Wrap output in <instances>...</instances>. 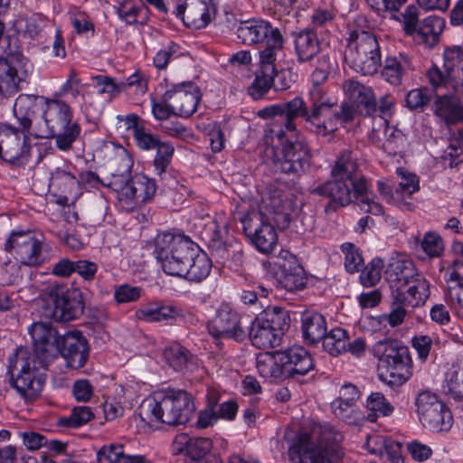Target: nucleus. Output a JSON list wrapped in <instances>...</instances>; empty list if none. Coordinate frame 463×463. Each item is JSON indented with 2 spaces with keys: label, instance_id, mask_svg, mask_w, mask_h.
<instances>
[{
  "label": "nucleus",
  "instance_id": "f257e3e1",
  "mask_svg": "<svg viewBox=\"0 0 463 463\" xmlns=\"http://www.w3.org/2000/svg\"><path fill=\"white\" fill-rule=\"evenodd\" d=\"M342 439V434L333 427L315 423L293 440L288 452L289 460L292 463H334L332 457Z\"/></svg>",
  "mask_w": 463,
  "mask_h": 463
},
{
  "label": "nucleus",
  "instance_id": "f03ea898",
  "mask_svg": "<svg viewBox=\"0 0 463 463\" xmlns=\"http://www.w3.org/2000/svg\"><path fill=\"white\" fill-rule=\"evenodd\" d=\"M342 439V434L333 427L315 423L293 440L288 452L289 460L292 463H334L332 457Z\"/></svg>",
  "mask_w": 463,
  "mask_h": 463
},
{
  "label": "nucleus",
  "instance_id": "7ed1b4c3",
  "mask_svg": "<svg viewBox=\"0 0 463 463\" xmlns=\"http://www.w3.org/2000/svg\"><path fill=\"white\" fill-rule=\"evenodd\" d=\"M33 133L39 138H54L61 151L70 150L80 134V125L72 119L71 107L57 99H48L41 119L36 120Z\"/></svg>",
  "mask_w": 463,
  "mask_h": 463
},
{
  "label": "nucleus",
  "instance_id": "20e7f679",
  "mask_svg": "<svg viewBox=\"0 0 463 463\" xmlns=\"http://www.w3.org/2000/svg\"><path fill=\"white\" fill-rule=\"evenodd\" d=\"M194 411L192 397L184 391L156 392L145 400L139 408V416L149 424L161 422L167 425L184 424Z\"/></svg>",
  "mask_w": 463,
  "mask_h": 463
},
{
  "label": "nucleus",
  "instance_id": "39448f33",
  "mask_svg": "<svg viewBox=\"0 0 463 463\" xmlns=\"http://www.w3.org/2000/svg\"><path fill=\"white\" fill-rule=\"evenodd\" d=\"M49 364L38 360L26 348H18L9 358L10 383L26 401L36 399L43 387Z\"/></svg>",
  "mask_w": 463,
  "mask_h": 463
},
{
  "label": "nucleus",
  "instance_id": "423d86ee",
  "mask_svg": "<svg viewBox=\"0 0 463 463\" xmlns=\"http://www.w3.org/2000/svg\"><path fill=\"white\" fill-rule=\"evenodd\" d=\"M373 354L378 359L380 378L389 385L400 386L411 375L408 348L394 340L377 342Z\"/></svg>",
  "mask_w": 463,
  "mask_h": 463
},
{
  "label": "nucleus",
  "instance_id": "0eeeda50",
  "mask_svg": "<svg viewBox=\"0 0 463 463\" xmlns=\"http://www.w3.org/2000/svg\"><path fill=\"white\" fill-rule=\"evenodd\" d=\"M155 246L163 270L171 276L183 277L194 255L193 242L183 235L165 232L156 236Z\"/></svg>",
  "mask_w": 463,
  "mask_h": 463
},
{
  "label": "nucleus",
  "instance_id": "6e6552de",
  "mask_svg": "<svg viewBox=\"0 0 463 463\" xmlns=\"http://www.w3.org/2000/svg\"><path fill=\"white\" fill-rule=\"evenodd\" d=\"M345 61L363 75H373L381 64L380 46L375 35L366 31H354L346 46Z\"/></svg>",
  "mask_w": 463,
  "mask_h": 463
},
{
  "label": "nucleus",
  "instance_id": "1a4fd4ad",
  "mask_svg": "<svg viewBox=\"0 0 463 463\" xmlns=\"http://www.w3.org/2000/svg\"><path fill=\"white\" fill-rule=\"evenodd\" d=\"M294 211L292 194L283 183L269 184L260 194L259 211L261 217L269 219L280 230L289 226Z\"/></svg>",
  "mask_w": 463,
  "mask_h": 463
},
{
  "label": "nucleus",
  "instance_id": "9d476101",
  "mask_svg": "<svg viewBox=\"0 0 463 463\" xmlns=\"http://www.w3.org/2000/svg\"><path fill=\"white\" fill-rule=\"evenodd\" d=\"M419 419L425 428L436 432L447 431L453 424V417L447 405L435 393L425 391L415 402Z\"/></svg>",
  "mask_w": 463,
  "mask_h": 463
},
{
  "label": "nucleus",
  "instance_id": "9b49d317",
  "mask_svg": "<svg viewBox=\"0 0 463 463\" xmlns=\"http://www.w3.org/2000/svg\"><path fill=\"white\" fill-rule=\"evenodd\" d=\"M266 156L270 157L277 169L287 174H300L309 167L311 155L304 141L288 142L283 145L281 157L273 146L267 147Z\"/></svg>",
  "mask_w": 463,
  "mask_h": 463
},
{
  "label": "nucleus",
  "instance_id": "f8f14e48",
  "mask_svg": "<svg viewBox=\"0 0 463 463\" xmlns=\"http://www.w3.org/2000/svg\"><path fill=\"white\" fill-rule=\"evenodd\" d=\"M118 194L119 201L140 205L150 200L156 194V186L153 179L142 174L135 175L122 184V180H111L104 183Z\"/></svg>",
  "mask_w": 463,
  "mask_h": 463
},
{
  "label": "nucleus",
  "instance_id": "ddd939ff",
  "mask_svg": "<svg viewBox=\"0 0 463 463\" xmlns=\"http://www.w3.org/2000/svg\"><path fill=\"white\" fill-rule=\"evenodd\" d=\"M243 231L246 236L263 252L269 253L273 250L277 244L278 236L269 219L261 217L257 212L249 213L242 219Z\"/></svg>",
  "mask_w": 463,
  "mask_h": 463
},
{
  "label": "nucleus",
  "instance_id": "4468645a",
  "mask_svg": "<svg viewBox=\"0 0 463 463\" xmlns=\"http://www.w3.org/2000/svg\"><path fill=\"white\" fill-rule=\"evenodd\" d=\"M47 294L53 305L52 312L46 316L56 321L67 322L75 319L83 312V306L75 291H69L62 285H52L47 288Z\"/></svg>",
  "mask_w": 463,
  "mask_h": 463
},
{
  "label": "nucleus",
  "instance_id": "2eb2a0df",
  "mask_svg": "<svg viewBox=\"0 0 463 463\" xmlns=\"http://www.w3.org/2000/svg\"><path fill=\"white\" fill-rule=\"evenodd\" d=\"M28 332L33 339L35 358L50 364L59 354V343L62 335L52 325L35 322L30 326Z\"/></svg>",
  "mask_w": 463,
  "mask_h": 463
},
{
  "label": "nucleus",
  "instance_id": "dca6fc26",
  "mask_svg": "<svg viewBox=\"0 0 463 463\" xmlns=\"http://www.w3.org/2000/svg\"><path fill=\"white\" fill-rule=\"evenodd\" d=\"M42 241L30 231L13 232L5 243V250L14 252L21 264L33 266L40 264L42 255Z\"/></svg>",
  "mask_w": 463,
  "mask_h": 463
},
{
  "label": "nucleus",
  "instance_id": "f3484780",
  "mask_svg": "<svg viewBox=\"0 0 463 463\" xmlns=\"http://www.w3.org/2000/svg\"><path fill=\"white\" fill-rule=\"evenodd\" d=\"M208 330L217 340L232 339L241 342L246 337L239 314L228 307H222L218 310L214 318L208 324Z\"/></svg>",
  "mask_w": 463,
  "mask_h": 463
},
{
  "label": "nucleus",
  "instance_id": "a211bd4d",
  "mask_svg": "<svg viewBox=\"0 0 463 463\" xmlns=\"http://www.w3.org/2000/svg\"><path fill=\"white\" fill-rule=\"evenodd\" d=\"M175 14L187 27L203 28L216 14L215 0H194L190 4L179 1Z\"/></svg>",
  "mask_w": 463,
  "mask_h": 463
},
{
  "label": "nucleus",
  "instance_id": "6ab92c4d",
  "mask_svg": "<svg viewBox=\"0 0 463 463\" xmlns=\"http://www.w3.org/2000/svg\"><path fill=\"white\" fill-rule=\"evenodd\" d=\"M200 99V90L192 82L179 84L165 94V100L170 102L173 113L182 117L191 116Z\"/></svg>",
  "mask_w": 463,
  "mask_h": 463
},
{
  "label": "nucleus",
  "instance_id": "aec40b11",
  "mask_svg": "<svg viewBox=\"0 0 463 463\" xmlns=\"http://www.w3.org/2000/svg\"><path fill=\"white\" fill-rule=\"evenodd\" d=\"M59 354L66 361L67 366L80 369L89 357L88 342L80 331L68 332L60 340Z\"/></svg>",
  "mask_w": 463,
  "mask_h": 463
},
{
  "label": "nucleus",
  "instance_id": "412c9836",
  "mask_svg": "<svg viewBox=\"0 0 463 463\" xmlns=\"http://www.w3.org/2000/svg\"><path fill=\"white\" fill-rule=\"evenodd\" d=\"M273 264L279 283L287 290L299 289L305 285L304 270L288 251H281Z\"/></svg>",
  "mask_w": 463,
  "mask_h": 463
},
{
  "label": "nucleus",
  "instance_id": "4be33fe9",
  "mask_svg": "<svg viewBox=\"0 0 463 463\" xmlns=\"http://www.w3.org/2000/svg\"><path fill=\"white\" fill-rule=\"evenodd\" d=\"M258 116L261 118H270L275 116H285V128L288 131H295L297 127L294 122L295 118L301 117L307 122V118L310 116L307 108L303 99L296 97L293 99L266 107L258 111Z\"/></svg>",
  "mask_w": 463,
  "mask_h": 463
},
{
  "label": "nucleus",
  "instance_id": "5701e85b",
  "mask_svg": "<svg viewBox=\"0 0 463 463\" xmlns=\"http://www.w3.org/2000/svg\"><path fill=\"white\" fill-rule=\"evenodd\" d=\"M386 279L389 281L392 296L409 286L411 281L420 277L411 260L402 258H393L390 260L386 271Z\"/></svg>",
  "mask_w": 463,
  "mask_h": 463
},
{
  "label": "nucleus",
  "instance_id": "b1692460",
  "mask_svg": "<svg viewBox=\"0 0 463 463\" xmlns=\"http://www.w3.org/2000/svg\"><path fill=\"white\" fill-rule=\"evenodd\" d=\"M30 146L24 136L8 128L0 129V157L11 164L26 158Z\"/></svg>",
  "mask_w": 463,
  "mask_h": 463
},
{
  "label": "nucleus",
  "instance_id": "393cba45",
  "mask_svg": "<svg viewBox=\"0 0 463 463\" xmlns=\"http://www.w3.org/2000/svg\"><path fill=\"white\" fill-rule=\"evenodd\" d=\"M311 193L331 199V202L326 206V212L345 206L353 202L352 191L345 180L333 178L332 181H327L312 189Z\"/></svg>",
  "mask_w": 463,
  "mask_h": 463
},
{
  "label": "nucleus",
  "instance_id": "a878e982",
  "mask_svg": "<svg viewBox=\"0 0 463 463\" xmlns=\"http://www.w3.org/2000/svg\"><path fill=\"white\" fill-rule=\"evenodd\" d=\"M343 90L357 109H360L361 113L372 115L377 111L376 99L370 87L349 79L343 83Z\"/></svg>",
  "mask_w": 463,
  "mask_h": 463
},
{
  "label": "nucleus",
  "instance_id": "bb28decb",
  "mask_svg": "<svg viewBox=\"0 0 463 463\" xmlns=\"http://www.w3.org/2000/svg\"><path fill=\"white\" fill-rule=\"evenodd\" d=\"M443 67L455 94L463 96V49L459 46L446 48Z\"/></svg>",
  "mask_w": 463,
  "mask_h": 463
},
{
  "label": "nucleus",
  "instance_id": "cd10ccee",
  "mask_svg": "<svg viewBox=\"0 0 463 463\" xmlns=\"http://www.w3.org/2000/svg\"><path fill=\"white\" fill-rule=\"evenodd\" d=\"M286 356L283 352L261 353L257 356L256 367L264 378L284 380L287 379Z\"/></svg>",
  "mask_w": 463,
  "mask_h": 463
},
{
  "label": "nucleus",
  "instance_id": "c85d7f7f",
  "mask_svg": "<svg viewBox=\"0 0 463 463\" xmlns=\"http://www.w3.org/2000/svg\"><path fill=\"white\" fill-rule=\"evenodd\" d=\"M46 98L35 95H20L14 105V113L23 129H29L33 124L35 113L43 110Z\"/></svg>",
  "mask_w": 463,
  "mask_h": 463
},
{
  "label": "nucleus",
  "instance_id": "c756f323",
  "mask_svg": "<svg viewBox=\"0 0 463 463\" xmlns=\"http://www.w3.org/2000/svg\"><path fill=\"white\" fill-rule=\"evenodd\" d=\"M278 29H273L264 21H246L240 24L237 30L238 38L245 44L266 43L273 37Z\"/></svg>",
  "mask_w": 463,
  "mask_h": 463
},
{
  "label": "nucleus",
  "instance_id": "7c9ffc66",
  "mask_svg": "<svg viewBox=\"0 0 463 463\" xmlns=\"http://www.w3.org/2000/svg\"><path fill=\"white\" fill-rule=\"evenodd\" d=\"M286 356L287 377L298 378L307 374L315 367L310 354L300 346H294L284 351Z\"/></svg>",
  "mask_w": 463,
  "mask_h": 463
},
{
  "label": "nucleus",
  "instance_id": "2f4dec72",
  "mask_svg": "<svg viewBox=\"0 0 463 463\" xmlns=\"http://www.w3.org/2000/svg\"><path fill=\"white\" fill-rule=\"evenodd\" d=\"M22 81L13 57L0 56V94L12 97L20 90Z\"/></svg>",
  "mask_w": 463,
  "mask_h": 463
},
{
  "label": "nucleus",
  "instance_id": "473e14b6",
  "mask_svg": "<svg viewBox=\"0 0 463 463\" xmlns=\"http://www.w3.org/2000/svg\"><path fill=\"white\" fill-rule=\"evenodd\" d=\"M401 293H402L401 296L399 292L395 293L393 299L411 307H418L423 305L430 297V285L424 277L420 276L415 278L409 286L404 287Z\"/></svg>",
  "mask_w": 463,
  "mask_h": 463
},
{
  "label": "nucleus",
  "instance_id": "72a5a7b5",
  "mask_svg": "<svg viewBox=\"0 0 463 463\" xmlns=\"http://www.w3.org/2000/svg\"><path fill=\"white\" fill-rule=\"evenodd\" d=\"M303 336L307 345L319 343L327 331L325 317L317 312H305L302 315Z\"/></svg>",
  "mask_w": 463,
  "mask_h": 463
},
{
  "label": "nucleus",
  "instance_id": "f704fd0d",
  "mask_svg": "<svg viewBox=\"0 0 463 463\" xmlns=\"http://www.w3.org/2000/svg\"><path fill=\"white\" fill-rule=\"evenodd\" d=\"M249 337L251 344L259 349H269L278 346L281 340V335L273 331L266 324L261 323L256 317L250 328Z\"/></svg>",
  "mask_w": 463,
  "mask_h": 463
},
{
  "label": "nucleus",
  "instance_id": "c9c22d12",
  "mask_svg": "<svg viewBox=\"0 0 463 463\" xmlns=\"http://www.w3.org/2000/svg\"><path fill=\"white\" fill-rule=\"evenodd\" d=\"M396 174L399 177V184L395 188V204L410 208L411 202L409 199L419 190V180L414 174L407 172L403 168H397Z\"/></svg>",
  "mask_w": 463,
  "mask_h": 463
},
{
  "label": "nucleus",
  "instance_id": "e433bc0d",
  "mask_svg": "<svg viewBox=\"0 0 463 463\" xmlns=\"http://www.w3.org/2000/svg\"><path fill=\"white\" fill-rule=\"evenodd\" d=\"M359 164L356 155L350 149L343 150L331 170L335 180L352 181L358 175Z\"/></svg>",
  "mask_w": 463,
  "mask_h": 463
},
{
  "label": "nucleus",
  "instance_id": "4c0bfd02",
  "mask_svg": "<svg viewBox=\"0 0 463 463\" xmlns=\"http://www.w3.org/2000/svg\"><path fill=\"white\" fill-rule=\"evenodd\" d=\"M339 112L336 109H326V112L310 113L307 123L314 128V132L322 137L332 135L339 125Z\"/></svg>",
  "mask_w": 463,
  "mask_h": 463
},
{
  "label": "nucleus",
  "instance_id": "58836bf2",
  "mask_svg": "<svg viewBox=\"0 0 463 463\" xmlns=\"http://www.w3.org/2000/svg\"><path fill=\"white\" fill-rule=\"evenodd\" d=\"M435 112L448 124L463 122V102L454 97H439L435 102Z\"/></svg>",
  "mask_w": 463,
  "mask_h": 463
},
{
  "label": "nucleus",
  "instance_id": "ea45409f",
  "mask_svg": "<svg viewBox=\"0 0 463 463\" xmlns=\"http://www.w3.org/2000/svg\"><path fill=\"white\" fill-rule=\"evenodd\" d=\"M347 183L349 187H353L352 195L355 198L361 210L374 215H379L383 213V206L369 198L367 182L364 177L357 175L352 181H347Z\"/></svg>",
  "mask_w": 463,
  "mask_h": 463
},
{
  "label": "nucleus",
  "instance_id": "a19ab883",
  "mask_svg": "<svg viewBox=\"0 0 463 463\" xmlns=\"http://www.w3.org/2000/svg\"><path fill=\"white\" fill-rule=\"evenodd\" d=\"M51 186L63 194L65 198L68 195L75 197L80 192L79 181L73 173L65 168L58 167L52 173Z\"/></svg>",
  "mask_w": 463,
  "mask_h": 463
},
{
  "label": "nucleus",
  "instance_id": "79ce46f5",
  "mask_svg": "<svg viewBox=\"0 0 463 463\" xmlns=\"http://www.w3.org/2000/svg\"><path fill=\"white\" fill-rule=\"evenodd\" d=\"M445 27V20L439 16H429L425 18L419 26L418 36L428 47L435 46Z\"/></svg>",
  "mask_w": 463,
  "mask_h": 463
},
{
  "label": "nucleus",
  "instance_id": "37998d69",
  "mask_svg": "<svg viewBox=\"0 0 463 463\" xmlns=\"http://www.w3.org/2000/svg\"><path fill=\"white\" fill-rule=\"evenodd\" d=\"M283 45V39L280 32H275L269 39L266 48L260 52V65L261 73H271L277 75L276 57Z\"/></svg>",
  "mask_w": 463,
  "mask_h": 463
},
{
  "label": "nucleus",
  "instance_id": "c03bdc74",
  "mask_svg": "<svg viewBox=\"0 0 463 463\" xmlns=\"http://www.w3.org/2000/svg\"><path fill=\"white\" fill-rule=\"evenodd\" d=\"M133 165V160L131 156L128 153L127 150L121 149L118 151L115 156L113 157L109 166V172L111 175V178L106 176L104 179L100 180V182L104 184V183H108L111 180H122V184L128 181L127 178L131 171Z\"/></svg>",
  "mask_w": 463,
  "mask_h": 463
},
{
  "label": "nucleus",
  "instance_id": "a18cd8bd",
  "mask_svg": "<svg viewBox=\"0 0 463 463\" xmlns=\"http://www.w3.org/2000/svg\"><path fill=\"white\" fill-rule=\"evenodd\" d=\"M257 317L279 335H282L289 326L288 311L278 306L267 307Z\"/></svg>",
  "mask_w": 463,
  "mask_h": 463
},
{
  "label": "nucleus",
  "instance_id": "49530a36",
  "mask_svg": "<svg viewBox=\"0 0 463 463\" xmlns=\"http://www.w3.org/2000/svg\"><path fill=\"white\" fill-rule=\"evenodd\" d=\"M179 312L172 306L150 304L137 310L136 317L146 322L168 321L176 318Z\"/></svg>",
  "mask_w": 463,
  "mask_h": 463
},
{
  "label": "nucleus",
  "instance_id": "de8ad7c7",
  "mask_svg": "<svg viewBox=\"0 0 463 463\" xmlns=\"http://www.w3.org/2000/svg\"><path fill=\"white\" fill-rule=\"evenodd\" d=\"M295 48L299 61L311 60L319 52V43L316 33L312 31L299 33L295 40Z\"/></svg>",
  "mask_w": 463,
  "mask_h": 463
},
{
  "label": "nucleus",
  "instance_id": "09e8293b",
  "mask_svg": "<svg viewBox=\"0 0 463 463\" xmlns=\"http://www.w3.org/2000/svg\"><path fill=\"white\" fill-rule=\"evenodd\" d=\"M321 341L324 350L333 356H337L347 350V333L340 327L326 332Z\"/></svg>",
  "mask_w": 463,
  "mask_h": 463
},
{
  "label": "nucleus",
  "instance_id": "8fccbe9b",
  "mask_svg": "<svg viewBox=\"0 0 463 463\" xmlns=\"http://www.w3.org/2000/svg\"><path fill=\"white\" fill-rule=\"evenodd\" d=\"M98 460L99 463H138L139 458L137 456H130L125 454L121 445L111 444L102 447L98 454Z\"/></svg>",
  "mask_w": 463,
  "mask_h": 463
},
{
  "label": "nucleus",
  "instance_id": "3c124183",
  "mask_svg": "<svg viewBox=\"0 0 463 463\" xmlns=\"http://www.w3.org/2000/svg\"><path fill=\"white\" fill-rule=\"evenodd\" d=\"M331 409L335 417L351 425L358 424L364 419V415L357 410L355 404L343 400L335 399L331 402Z\"/></svg>",
  "mask_w": 463,
  "mask_h": 463
},
{
  "label": "nucleus",
  "instance_id": "603ef678",
  "mask_svg": "<svg viewBox=\"0 0 463 463\" xmlns=\"http://www.w3.org/2000/svg\"><path fill=\"white\" fill-rule=\"evenodd\" d=\"M211 266V261L205 255L193 256V260L189 267L185 268L183 277L191 281L200 282L208 277Z\"/></svg>",
  "mask_w": 463,
  "mask_h": 463
},
{
  "label": "nucleus",
  "instance_id": "864d4df0",
  "mask_svg": "<svg viewBox=\"0 0 463 463\" xmlns=\"http://www.w3.org/2000/svg\"><path fill=\"white\" fill-rule=\"evenodd\" d=\"M449 279L447 280V300L457 309L463 304V284L458 270L455 269H448Z\"/></svg>",
  "mask_w": 463,
  "mask_h": 463
},
{
  "label": "nucleus",
  "instance_id": "5fc2aeb1",
  "mask_svg": "<svg viewBox=\"0 0 463 463\" xmlns=\"http://www.w3.org/2000/svg\"><path fill=\"white\" fill-rule=\"evenodd\" d=\"M309 96L311 100L310 113L326 112V109L337 108L335 99L330 97L320 86H313Z\"/></svg>",
  "mask_w": 463,
  "mask_h": 463
},
{
  "label": "nucleus",
  "instance_id": "6e6d98bb",
  "mask_svg": "<svg viewBox=\"0 0 463 463\" xmlns=\"http://www.w3.org/2000/svg\"><path fill=\"white\" fill-rule=\"evenodd\" d=\"M164 356L168 364L175 371H183L189 361V352L183 346L175 345L167 347Z\"/></svg>",
  "mask_w": 463,
  "mask_h": 463
},
{
  "label": "nucleus",
  "instance_id": "4d7b16f0",
  "mask_svg": "<svg viewBox=\"0 0 463 463\" xmlns=\"http://www.w3.org/2000/svg\"><path fill=\"white\" fill-rule=\"evenodd\" d=\"M94 417L93 412L88 406L75 407L70 417L59 420V425L66 428H77Z\"/></svg>",
  "mask_w": 463,
  "mask_h": 463
},
{
  "label": "nucleus",
  "instance_id": "13d9d810",
  "mask_svg": "<svg viewBox=\"0 0 463 463\" xmlns=\"http://www.w3.org/2000/svg\"><path fill=\"white\" fill-rule=\"evenodd\" d=\"M383 261L380 258H374L362 271L360 275L361 283L365 287L376 285L382 275Z\"/></svg>",
  "mask_w": 463,
  "mask_h": 463
},
{
  "label": "nucleus",
  "instance_id": "bf43d9fd",
  "mask_svg": "<svg viewBox=\"0 0 463 463\" xmlns=\"http://www.w3.org/2000/svg\"><path fill=\"white\" fill-rule=\"evenodd\" d=\"M403 71L404 68L400 60L395 57H388L384 61L382 75L391 84L398 85L402 81Z\"/></svg>",
  "mask_w": 463,
  "mask_h": 463
},
{
  "label": "nucleus",
  "instance_id": "052dcab7",
  "mask_svg": "<svg viewBox=\"0 0 463 463\" xmlns=\"http://www.w3.org/2000/svg\"><path fill=\"white\" fill-rule=\"evenodd\" d=\"M275 75L276 74L271 73H261L260 71L257 73L254 81L249 88L250 95L254 99L262 98L273 85Z\"/></svg>",
  "mask_w": 463,
  "mask_h": 463
},
{
  "label": "nucleus",
  "instance_id": "680f3d73",
  "mask_svg": "<svg viewBox=\"0 0 463 463\" xmlns=\"http://www.w3.org/2000/svg\"><path fill=\"white\" fill-rule=\"evenodd\" d=\"M345 254V267L350 273L357 272L364 263L359 250L352 243H344L341 247Z\"/></svg>",
  "mask_w": 463,
  "mask_h": 463
},
{
  "label": "nucleus",
  "instance_id": "e2e57ef3",
  "mask_svg": "<svg viewBox=\"0 0 463 463\" xmlns=\"http://www.w3.org/2000/svg\"><path fill=\"white\" fill-rule=\"evenodd\" d=\"M446 386L447 392L455 399H463V367L453 370L447 373Z\"/></svg>",
  "mask_w": 463,
  "mask_h": 463
},
{
  "label": "nucleus",
  "instance_id": "0e129e2a",
  "mask_svg": "<svg viewBox=\"0 0 463 463\" xmlns=\"http://www.w3.org/2000/svg\"><path fill=\"white\" fill-rule=\"evenodd\" d=\"M156 148V155L154 160V165L157 174L162 175L171 162L174 147L168 143L159 142Z\"/></svg>",
  "mask_w": 463,
  "mask_h": 463
},
{
  "label": "nucleus",
  "instance_id": "69168bd1",
  "mask_svg": "<svg viewBox=\"0 0 463 463\" xmlns=\"http://www.w3.org/2000/svg\"><path fill=\"white\" fill-rule=\"evenodd\" d=\"M420 246L430 257H438L443 251L442 239L435 232H427L421 241Z\"/></svg>",
  "mask_w": 463,
  "mask_h": 463
},
{
  "label": "nucleus",
  "instance_id": "338daca9",
  "mask_svg": "<svg viewBox=\"0 0 463 463\" xmlns=\"http://www.w3.org/2000/svg\"><path fill=\"white\" fill-rule=\"evenodd\" d=\"M213 448V442L207 438H197L187 443V452L194 459L206 456Z\"/></svg>",
  "mask_w": 463,
  "mask_h": 463
},
{
  "label": "nucleus",
  "instance_id": "774afa93",
  "mask_svg": "<svg viewBox=\"0 0 463 463\" xmlns=\"http://www.w3.org/2000/svg\"><path fill=\"white\" fill-rule=\"evenodd\" d=\"M366 406L369 410L379 411L383 416L390 415L393 411V407L381 392H373L367 399Z\"/></svg>",
  "mask_w": 463,
  "mask_h": 463
}]
</instances>
